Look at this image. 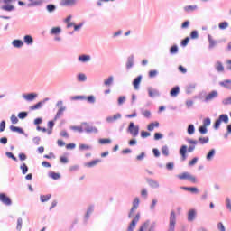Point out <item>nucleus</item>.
Returning a JSON list of instances; mask_svg holds the SVG:
<instances>
[{"mask_svg":"<svg viewBox=\"0 0 231 231\" xmlns=\"http://www.w3.org/2000/svg\"><path fill=\"white\" fill-rule=\"evenodd\" d=\"M170 95L171 97H173L174 98H176V97H178V95H180V86H175L171 88V90L170 91Z\"/></svg>","mask_w":231,"mask_h":231,"instance_id":"nucleus-29","label":"nucleus"},{"mask_svg":"<svg viewBox=\"0 0 231 231\" xmlns=\"http://www.w3.org/2000/svg\"><path fill=\"white\" fill-rule=\"evenodd\" d=\"M59 116H62L64 111H66V106H62V101H59Z\"/></svg>","mask_w":231,"mask_h":231,"instance_id":"nucleus-42","label":"nucleus"},{"mask_svg":"<svg viewBox=\"0 0 231 231\" xmlns=\"http://www.w3.org/2000/svg\"><path fill=\"white\" fill-rule=\"evenodd\" d=\"M86 100H87V102H88V104H95V102H96L95 96H93V95L87 97Z\"/></svg>","mask_w":231,"mask_h":231,"instance_id":"nucleus-56","label":"nucleus"},{"mask_svg":"<svg viewBox=\"0 0 231 231\" xmlns=\"http://www.w3.org/2000/svg\"><path fill=\"white\" fill-rule=\"evenodd\" d=\"M12 45L14 48H23V46H24V42H23V40H14Z\"/></svg>","mask_w":231,"mask_h":231,"instance_id":"nucleus-32","label":"nucleus"},{"mask_svg":"<svg viewBox=\"0 0 231 231\" xmlns=\"http://www.w3.org/2000/svg\"><path fill=\"white\" fill-rule=\"evenodd\" d=\"M228 115L226 114H222L218 116V118L215 121L214 123V129L215 131H217L219 127H221V123L223 122L224 124H228Z\"/></svg>","mask_w":231,"mask_h":231,"instance_id":"nucleus-2","label":"nucleus"},{"mask_svg":"<svg viewBox=\"0 0 231 231\" xmlns=\"http://www.w3.org/2000/svg\"><path fill=\"white\" fill-rule=\"evenodd\" d=\"M115 82V77L109 76L106 79L104 80V86H113V83Z\"/></svg>","mask_w":231,"mask_h":231,"instance_id":"nucleus-36","label":"nucleus"},{"mask_svg":"<svg viewBox=\"0 0 231 231\" xmlns=\"http://www.w3.org/2000/svg\"><path fill=\"white\" fill-rule=\"evenodd\" d=\"M215 69H217L218 73H221L225 71V67L223 66V63L221 61H217L215 64Z\"/></svg>","mask_w":231,"mask_h":231,"instance_id":"nucleus-34","label":"nucleus"},{"mask_svg":"<svg viewBox=\"0 0 231 231\" xmlns=\"http://www.w3.org/2000/svg\"><path fill=\"white\" fill-rule=\"evenodd\" d=\"M120 118H122V114L118 113L114 116L106 117V122H108V124H113V122H116V120H120Z\"/></svg>","mask_w":231,"mask_h":231,"instance_id":"nucleus-26","label":"nucleus"},{"mask_svg":"<svg viewBox=\"0 0 231 231\" xmlns=\"http://www.w3.org/2000/svg\"><path fill=\"white\" fill-rule=\"evenodd\" d=\"M48 176L50 178H51V180H59V173L55 172V171H49L48 172Z\"/></svg>","mask_w":231,"mask_h":231,"instance_id":"nucleus-44","label":"nucleus"},{"mask_svg":"<svg viewBox=\"0 0 231 231\" xmlns=\"http://www.w3.org/2000/svg\"><path fill=\"white\" fill-rule=\"evenodd\" d=\"M210 124H212V120L210 119V117H207L206 119L203 120L202 125H204V127H208Z\"/></svg>","mask_w":231,"mask_h":231,"instance_id":"nucleus-57","label":"nucleus"},{"mask_svg":"<svg viewBox=\"0 0 231 231\" xmlns=\"http://www.w3.org/2000/svg\"><path fill=\"white\" fill-rule=\"evenodd\" d=\"M194 89H196V83H190L186 88V94L192 95L194 93Z\"/></svg>","mask_w":231,"mask_h":231,"instance_id":"nucleus-28","label":"nucleus"},{"mask_svg":"<svg viewBox=\"0 0 231 231\" xmlns=\"http://www.w3.org/2000/svg\"><path fill=\"white\" fill-rule=\"evenodd\" d=\"M176 230V212L173 210L171 211L169 218V226L167 231H175Z\"/></svg>","mask_w":231,"mask_h":231,"instance_id":"nucleus-5","label":"nucleus"},{"mask_svg":"<svg viewBox=\"0 0 231 231\" xmlns=\"http://www.w3.org/2000/svg\"><path fill=\"white\" fill-rule=\"evenodd\" d=\"M98 142L101 145H106V143H111V139H99Z\"/></svg>","mask_w":231,"mask_h":231,"instance_id":"nucleus-64","label":"nucleus"},{"mask_svg":"<svg viewBox=\"0 0 231 231\" xmlns=\"http://www.w3.org/2000/svg\"><path fill=\"white\" fill-rule=\"evenodd\" d=\"M50 35H59V26L52 28L50 31Z\"/></svg>","mask_w":231,"mask_h":231,"instance_id":"nucleus-60","label":"nucleus"},{"mask_svg":"<svg viewBox=\"0 0 231 231\" xmlns=\"http://www.w3.org/2000/svg\"><path fill=\"white\" fill-rule=\"evenodd\" d=\"M140 221V213H137L128 226L127 231H134L136 228V224Z\"/></svg>","mask_w":231,"mask_h":231,"instance_id":"nucleus-9","label":"nucleus"},{"mask_svg":"<svg viewBox=\"0 0 231 231\" xmlns=\"http://www.w3.org/2000/svg\"><path fill=\"white\" fill-rule=\"evenodd\" d=\"M100 162H101L100 159L93 160L90 162H86L85 167H88V168L95 167L97 164L100 163Z\"/></svg>","mask_w":231,"mask_h":231,"instance_id":"nucleus-35","label":"nucleus"},{"mask_svg":"<svg viewBox=\"0 0 231 231\" xmlns=\"http://www.w3.org/2000/svg\"><path fill=\"white\" fill-rule=\"evenodd\" d=\"M190 39H199V34L198 31L194 30L190 32Z\"/></svg>","mask_w":231,"mask_h":231,"instance_id":"nucleus-59","label":"nucleus"},{"mask_svg":"<svg viewBox=\"0 0 231 231\" xmlns=\"http://www.w3.org/2000/svg\"><path fill=\"white\" fill-rule=\"evenodd\" d=\"M214 156H216V149H211L206 155V160L208 162H212L214 160Z\"/></svg>","mask_w":231,"mask_h":231,"instance_id":"nucleus-27","label":"nucleus"},{"mask_svg":"<svg viewBox=\"0 0 231 231\" xmlns=\"http://www.w3.org/2000/svg\"><path fill=\"white\" fill-rule=\"evenodd\" d=\"M198 160H199V158L194 157L191 161H189V166L194 167V165H196V163H198Z\"/></svg>","mask_w":231,"mask_h":231,"instance_id":"nucleus-62","label":"nucleus"},{"mask_svg":"<svg viewBox=\"0 0 231 231\" xmlns=\"http://www.w3.org/2000/svg\"><path fill=\"white\" fill-rule=\"evenodd\" d=\"M5 156L11 160H14V162H17V157H15L12 152H5Z\"/></svg>","mask_w":231,"mask_h":231,"instance_id":"nucleus-52","label":"nucleus"},{"mask_svg":"<svg viewBox=\"0 0 231 231\" xmlns=\"http://www.w3.org/2000/svg\"><path fill=\"white\" fill-rule=\"evenodd\" d=\"M154 127H160L159 122H152L147 125L149 131H154Z\"/></svg>","mask_w":231,"mask_h":231,"instance_id":"nucleus-37","label":"nucleus"},{"mask_svg":"<svg viewBox=\"0 0 231 231\" xmlns=\"http://www.w3.org/2000/svg\"><path fill=\"white\" fill-rule=\"evenodd\" d=\"M147 91H148V96L150 97V98H156V97H161V95H162L160 93V90H158L156 88H152V87H148Z\"/></svg>","mask_w":231,"mask_h":231,"instance_id":"nucleus-10","label":"nucleus"},{"mask_svg":"<svg viewBox=\"0 0 231 231\" xmlns=\"http://www.w3.org/2000/svg\"><path fill=\"white\" fill-rule=\"evenodd\" d=\"M71 131H77L78 133H84L83 126H70Z\"/></svg>","mask_w":231,"mask_h":231,"instance_id":"nucleus-54","label":"nucleus"},{"mask_svg":"<svg viewBox=\"0 0 231 231\" xmlns=\"http://www.w3.org/2000/svg\"><path fill=\"white\" fill-rule=\"evenodd\" d=\"M208 131V130L207 129V126L204 125L199 126V132L200 133V134H207Z\"/></svg>","mask_w":231,"mask_h":231,"instance_id":"nucleus-61","label":"nucleus"},{"mask_svg":"<svg viewBox=\"0 0 231 231\" xmlns=\"http://www.w3.org/2000/svg\"><path fill=\"white\" fill-rule=\"evenodd\" d=\"M38 95L36 93H28V94H23V97L27 100V102H33L35 98H37Z\"/></svg>","mask_w":231,"mask_h":231,"instance_id":"nucleus-16","label":"nucleus"},{"mask_svg":"<svg viewBox=\"0 0 231 231\" xmlns=\"http://www.w3.org/2000/svg\"><path fill=\"white\" fill-rule=\"evenodd\" d=\"M0 10H3L4 12H14L15 10V6L10 4H5L0 6Z\"/></svg>","mask_w":231,"mask_h":231,"instance_id":"nucleus-18","label":"nucleus"},{"mask_svg":"<svg viewBox=\"0 0 231 231\" xmlns=\"http://www.w3.org/2000/svg\"><path fill=\"white\" fill-rule=\"evenodd\" d=\"M91 149H93V147L87 144L79 145V151H91Z\"/></svg>","mask_w":231,"mask_h":231,"instance_id":"nucleus-50","label":"nucleus"},{"mask_svg":"<svg viewBox=\"0 0 231 231\" xmlns=\"http://www.w3.org/2000/svg\"><path fill=\"white\" fill-rule=\"evenodd\" d=\"M0 201L3 205H5V207H12V199H10L6 193H0Z\"/></svg>","mask_w":231,"mask_h":231,"instance_id":"nucleus-7","label":"nucleus"},{"mask_svg":"<svg viewBox=\"0 0 231 231\" xmlns=\"http://www.w3.org/2000/svg\"><path fill=\"white\" fill-rule=\"evenodd\" d=\"M208 41L209 42L208 50H214V48L217 46V41L214 40V38H212V35H208Z\"/></svg>","mask_w":231,"mask_h":231,"instance_id":"nucleus-17","label":"nucleus"},{"mask_svg":"<svg viewBox=\"0 0 231 231\" xmlns=\"http://www.w3.org/2000/svg\"><path fill=\"white\" fill-rule=\"evenodd\" d=\"M27 117H28V112L22 111L18 113V118H20V120H24V118H27Z\"/></svg>","mask_w":231,"mask_h":231,"instance_id":"nucleus-48","label":"nucleus"},{"mask_svg":"<svg viewBox=\"0 0 231 231\" xmlns=\"http://www.w3.org/2000/svg\"><path fill=\"white\" fill-rule=\"evenodd\" d=\"M78 60L83 63L89 62L91 60V56L88 54H82L79 56Z\"/></svg>","mask_w":231,"mask_h":231,"instance_id":"nucleus-24","label":"nucleus"},{"mask_svg":"<svg viewBox=\"0 0 231 231\" xmlns=\"http://www.w3.org/2000/svg\"><path fill=\"white\" fill-rule=\"evenodd\" d=\"M127 133H129L133 138H136L138 134H140V126L135 125L133 122H130L128 125Z\"/></svg>","mask_w":231,"mask_h":231,"instance_id":"nucleus-3","label":"nucleus"},{"mask_svg":"<svg viewBox=\"0 0 231 231\" xmlns=\"http://www.w3.org/2000/svg\"><path fill=\"white\" fill-rule=\"evenodd\" d=\"M78 80L79 82H86V80H88V77H86V74L80 73L78 75Z\"/></svg>","mask_w":231,"mask_h":231,"instance_id":"nucleus-47","label":"nucleus"},{"mask_svg":"<svg viewBox=\"0 0 231 231\" xmlns=\"http://www.w3.org/2000/svg\"><path fill=\"white\" fill-rule=\"evenodd\" d=\"M140 207V198L136 197L134 199L132 203V211L133 210H138V208Z\"/></svg>","mask_w":231,"mask_h":231,"instance_id":"nucleus-30","label":"nucleus"},{"mask_svg":"<svg viewBox=\"0 0 231 231\" xmlns=\"http://www.w3.org/2000/svg\"><path fill=\"white\" fill-rule=\"evenodd\" d=\"M125 100H127V97L125 96H120L117 99L118 106H123Z\"/></svg>","mask_w":231,"mask_h":231,"instance_id":"nucleus-49","label":"nucleus"},{"mask_svg":"<svg viewBox=\"0 0 231 231\" xmlns=\"http://www.w3.org/2000/svg\"><path fill=\"white\" fill-rule=\"evenodd\" d=\"M190 26V21L186 20L185 22L182 23L180 28L181 30H187Z\"/></svg>","mask_w":231,"mask_h":231,"instance_id":"nucleus-51","label":"nucleus"},{"mask_svg":"<svg viewBox=\"0 0 231 231\" xmlns=\"http://www.w3.org/2000/svg\"><path fill=\"white\" fill-rule=\"evenodd\" d=\"M142 75H139L137 78H135L133 81V86L134 89H140V84L142 82Z\"/></svg>","mask_w":231,"mask_h":231,"instance_id":"nucleus-25","label":"nucleus"},{"mask_svg":"<svg viewBox=\"0 0 231 231\" xmlns=\"http://www.w3.org/2000/svg\"><path fill=\"white\" fill-rule=\"evenodd\" d=\"M20 169L22 171V174H28L29 168L28 165H26V163L23 162L20 166Z\"/></svg>","mask_w":231,"mask_h":231,"instance_id":"nucleus-40","label":"nucleus"},{"mask_svg":"<svg viewBox=\"0 0 231 231\" xmlns=\"http://www.w3.org/2000/svg\"><path fill=\"white\" fill-rule=\"evenodd\" d=\"M77 5V0H61V6H75Z\"/></svg>","mask_w":231,"mask_h":231,"instance_id":"nucleus-21","label":"nucleus"},{"mask_svg":"<svg viewBox=\"0 0 231 231\" xmlns=\"http://www.w3.org/2000/svg\"><path fill=\"white\" fill-rule=\"evenodd\" d=\"M21 228H23V218L22 217H18L16 230L17 231H21Z\"/></svg>","mask_w":231,"mask_h":231,"instance_id":"nucleus-53","label":"nucleus"},{"mask_svg":"<svg viewBox=\"0 0 231 231\" xmlns=\"http://www.w3.org/2000/svg\"><path fill=\"white\" fill-rule=\"evenodd\" d=\"M23 42L28 46H32V44H33V37H32L30 34L25 35L23 37Z\"/></svg>","mask_w":231,"mask_h":231,"instance_id":"nucleus-31","label":"nucleus"},{"mask_svg":"<svg viewBox=\"0 0 231 231\" xmlns=\"http://www.w3.org/2000/svg\"><path fill=\"white\" fill-rule=\"evenodd\" d=\"M158 204V199H153L150 205V210H154L156 208V205Z\"/></svg>","mask_w":231,"mask_h":231,"instance_id":"nucleus-58","label":"nucleus"},{"mask_svg":"<svg viewBox=\"0 0 231 231\" xmlns=\"http://www.w3.org/2000/svg\"><path fill=\"white\" fill-rule=\"evenodd\" d=\"M146 182L148 183L151 189H160V182L154 179H146Z\"/></svg>","mask_w":231,"mask_h":231,"instance_id":"nucleus-15","label":"nucleus"},{"mask_svg":"<svg viewBox=\"0 0 231 231\" xmlns=\"http://www.w3.org/2000/svg\"><path fill=\"white\" fill-rule=\"evenodd\" d=\"M46 10L51 14L54 10H57V6H55V5H52V4H49L47 5L46 6Z\"/></svg>","mask_w":231,"mask_h":231,"instance_id":"nucleus-45","label":"nucleus"},{"mask_svg":"<svg viewBox=\"0 0 231 231\" xmlns=\"http://www.w3.org/2000/svg\"><path fill=\"white\" fill-rule=\"evenodd\" d=\"M196 216H197L196 210L195 209H190L188 212V221L189 223H192V221H194L196 219Z\"/></svg>","mask_w":231,"mask_h":231,"instance_id":"nucleus-23","label":"nucleus"},{"mask_svg":"<svg viewBox=\"0 0 231 231\" xmlns=\"http://www.w3.org/2000/svg\"><path fill=\"white\" fill-rule=\"evenodd\" d=\"M182 190H187L188 192H191L192 194H199V189H198L197 187H187V186H182L180 187Z\"/></svg>","mask_w":231,"mask_h":231,"instance_id":"nucleus-19","label":"nucleus"},{"mask_svg":"<svg viewBox=\"0 0 231 231\" xmlns=\"http://www.w3.org/2000/svg\"><path fill=\"white\" fill-rule=\"evenodd\" d=\"M180 49L178 48V45L175 44L170 48V54L171 55H178V51Z\"/></svg>","mask_w":231,"mask_h":231,"instance_id":"nucleus-39","label":"nucleus"},{"mask_svg":"<svg viewBox=\"0 0 231 231\" xmlns=\"http://www.w3.org/2000/svg\"><path fill=\"white\" fill-rule=\"evenodd\" d=\"M50 98L46 97L43 100L39 101L38 103H36L33 106H31L29 107L30 111H37V109H41V107H42V106H44V104H46L47 102H49Z\"/></svg>","mask_w":231,"mask_h":231,"instance_id":"nucleus-8","label":"nucleus"},{"mask_svg":"<svg viewBox=\"0 0 231 231\" xmlns=\"http://www.w3.org/2000/svg\"><path fill=\"white\" fill-rule=\"evenodd\" d=\"M51 198V194L41 195L40 200L42 203H46V202L50 201Z\"/></svg>","mask_w":231,"mask_h":231,"instance_id":"nucleus-38","label":"nucleus"},{"mask_svg":"<svg viewBox=\"0 0 231 231\" xmlns=\"http://www.w3.org/2000/svg\"><path fill=\"white\" fill-rule=\"evenodd\" d=\"M228 26H229L228 22H221L218 24L219 30H226V28H228Z\"/></svg>","mask_w":231,"mask_h":231,"instance_id":"nucleus-46","label":"nucleus"},{"mask_svg":"<svg viewBox=\"0 0 231 231\" xmlns=\"http://www.w3.org/2000/svg\"><path fill=\"white\" fill-rule=\"evenodd\" d=\"M187 133L189 135H192V134H194V133H196V127L194 126V125H188Z\"/></svg>","mask_w":231,"mask_h":231,"instance_id":"nucleus-41","label":"nucleus"},{"mask_svg":"<svg viewBox=\"0 0 231 231\" xmlns=\"http://www.w3.org/2000/svg\"><path fill=\"white\" fill-rule=\"evenodd\" d=\"M217 97H219V93H217V90H213L205 97L204 102H212V100H215Z\"/></svg>","mask_w":231,"mask_h":231,"instance_id":"nucleus-11","label":"nucleus"},{"mask_svg":"<svg viewBox=\"0 0 231 231\" xmlns=\"http://www.w3.org/2000/svg\"><path fill=\"white\" fill-rule=\"evenodd\" d=\"M162 152L163 154V156H169V146L164 145L162 147Z\"/></svg>","mask_w":231,"mask_h":231,"instance_id":"nucleus-55","label":"nucleus"},{"mask_svg":"<svg viewBox=\"0 0 231 231\" xmlns=\"http://www.w3.org/2000/svg\"><path fill=\"white\" fill-rule=\"evenodd\" d=\"M95 212V205H89L87 208V211L83 217V225H87L89 221V217H91V214Z\"/></svg>","mask_w":231,"mask_h":231,"instance_id":"nucleus-6","label":"nucleus"},{"mask_svg":"<svg viewBox=\"0 0 231 231\" xmlns=\"http://www.w3.org/2000/svg\"><path fill=\"white\" fill-rule=\"evenodd\" d=\"M219 86H221V88H225L226 89H229L231 91V80L230 79H225L223 81H220Z\"/></svg>","mask_w":231,"mask_h":231,"instance_id":"nucleus-22","label":"nucleus"},{"mask_svg":"<svg viewBox=\"0 0 231 231\" xmlns=\"http://www.w3.org/2000/svg\"><path fill=\"white\" fill-rule=\"evenodd\" d=\"M82 127L85 133H98V129H97V127L88 125V123H83Z\"/></svg>","mask_w":231,"mask_h":231,"instance_id":"nucleus-12","label":"nucleus"},{"mask_svg":"<svg viewBox=\"0 0 231 231\" xmlns=\"http://www.w3.org/2000/svg\"><path fill=\"white\" fill-rule=\"evenodd\" d=\"M30 4H28V7L32 8V6H41L42 5V0H29Z\"/></svg>","mask_w":231,"mask_h":231,"instance_id":"nucleus-33","label":"nucleus"},{"mask_svg":"<svg viewBox=\"0 0 231 231\" xmlns=\"http://www.w3.org/2000/svg\"><path fill=\"white\" fill-rule=\"evenodd\" d=\"M177 178H179V180H188V181H190V183H198V179L196 176L187 171L177 175Z\"/></svg>","mask_w":231,"mask_h":231,"instance_id":"nucleus-4","label":"nucleus"},{"mask_svg":"<svg viewBox=\"0 0 231 231\" xmlns=\"http://www.w3.org/2000/svg\"><path fill=\"white\" fill-rule=\"evenodd\" d=\"M186 142L190 145L187 147V145L183 144L179 151L182 160H187V152H194L196 150V145H198V141L190 138H187Z\"/></svg>","mask_w":231,"mask_h":231,"instance_id":"nucleus-1","label":"nucleus"},{"mask_svg":"<svg viewBox=\"0 0 231 231\" xmlns=\"http://www.w3.org/2000/svg\"><path fill=\"white\" fill-rule=\"evenodd\" d=\"M183 10L186 14H192L193 12H198V10H199V7L198 6V5H186L183 7Z\"/></svg>","mask_w":231,"mask_h":231,"instance_id":"nucleus-13","label":"nucleus"},{"mask_svg":"<svg viewBox=\"0 0 231 231\" xmlns=\"http://www.w3.org/2000/svg\"><path fill=\"white\" fill-rule=\"evenodd\" d=\"M9 129L13 133H19V134H23V136H25V138H28V134L24 133V130L19 126L11 125L9 127Z\"/></svg>","mask_w":231,"mask_h":231,"instance_id":"nucleus-14","label":"nucleus"},{"mask_svg":"<svg viewBox=\"0 0 231 231\" xmlns=\"http://www.w3.org/2000/svg\"><path fill=\"white\" fill-rule=\"evenodd\" d=\"M208 142H210V138H208V137H199V143H200V145H205L206 143H208Z\"/></svg>","mask_w":231,"mask_h":231,"instance_id":"nucleus-43","label":"nucleus"},{"mask_svg":"<svg viewBox=\"0 0 231 231\" xmlns=\"http://www.w3.org/2000/svg\"><path fill=\"white\" fill-rule=\"evenodd\" d=\"M142 115L144 118H151V111L149 110H142Z\"/></svg>","mask_w":231,"mask_h":231,"instance_id":"nucleus-63","label":"nucleus"},{"mask_svg":"<svg viewBox=\"0 0 231 231\" xmlns=\"http://www.w3.org/2000/svg\"><path fill=\"white\" fill-rule=\"evenodd\" d=\"M134 66V55H130L126 60V69H131Z\"/></svg>","mask_w":231,"mask_h":231,"instance_id":"nucleus-20","label":"nucleus"}]
</instances>
